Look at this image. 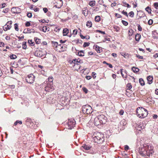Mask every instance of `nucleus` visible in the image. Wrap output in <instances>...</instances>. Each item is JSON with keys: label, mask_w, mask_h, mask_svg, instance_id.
Segmentation results:
<instances>
[{"label": "nucleus", "mask_w": 158, "mask_h": 158, "mask_svg": "<svg viewBox=\"0 0 158 158\" xmlns=\"http://www.w3.org/2000/svg\"><path fill=\"white\" fill-rule=\"evenodd\" d=\"M34 40L37 44H39L40 43V40L37 37L34 38Z\"/></svg>", "instance_id": "obj_25"}, {"label": "nucleus", "mask_w": 158, "mask_h": 158, "mask_svg": "<svg viewBox=\"0 0 158 158\" xmlns=\"http://www.w3.org/2000/svg\"><path fill=\"white\" fill-rule=\"evenodd\" d=\"M10 58L12 59H15L17 58L16 56L14 54H12L10 56Z\"/></svg>", "instance_id": "obj_38"}, {"label": "nucleus", "mask_w": 158, "mask_h": 158, "mask_svg": "<svg viewBox=\"0 0 158 158\" xmlns=\"http://www.w3.org/2000/svg\"><path fill=\"white\" fill-rule=\"evenodd\" d=\"M153 77L152 76H149L147 77V80L148 83L149 84H152L153 81Z\"/></svg>", "instance_id": "obj_16"}, {"label": "nucleus", "mask_w": 158, "mask_h": 158, "mask_svg": "<svg viewBox=\"0 0 158 158\" xmlns=\"http://www.w3.org/2000/svg\"><path fill=\"white\" fill-rule=\"evenodd\" d=\"M72 62L74 63L75 64L74 65H75L76 64L78 65V63H80L81 60H77L75 59L72 60Z\"/></svg>", "instance_id": "obj_22"}, {"label": "nucleus", "mask_w": 158, "mask_h": 158, "mask_svg": "<svg viewBox=\"0 0 158 158\" xmlns=\"http://www.w3.org/2000/svg\"><path fill=\"white\" fill-rule=\"evenodd\" d=\"M132 70L135 73H137L139 71V69L138 68L135 67H133L132 68Z\"/></svg>", "instance_id": "obj_19"}, {"label": "nucleus", "mask_w": 158, "mask_h": 158, "mask_svg": "<svg viewBox=\"0 0 158 158\" xmlns=\"http://www.w3.org/2000/svg\"><path fill=\"white\" fill-rule=\"evenodd\" d=\"M56 4L55 5V6L58 8H60L63 5V2L62 0H56Z\"/></svg>", "instance_id": "obj_13"}, {"label": "nucleus", "mask_w": 158, "mask_h": 158, "mask_svg": "<svg viewBox=\"0 0 158 158\" xmlns=\"http://www.w3.org/2000/svg\"><path fill=\"white\" fill-rule=\"evenodd\" d=\"M14 28L16 31H18V24L17 23H15L14 24Z\"/></svg>", "instance_id": "obj_41"}, {"label": "nucleus", "mask_w": 158, "mask_h": 158, "mask_svg": "<svg viewBox=\"0 0 158 158\" xmlns=\"http://www.w3.org/2000/svg\"><path fill=\"white\" fill-rule=\"evenodd\" d=\"M86 25L89 27H91L92 26V22L90 21H88L86 23Z\"/></svg>", "instance_id": "obj_28"}, {"label": "nucleus", "mask_w": 158, "mask_h": 158, "mask_svg": "<svg viewBox=\"0 0 158 158\" xmlns=\"http://www.w3.org/2000/svg\"><path fill=\"white\" fill-rule=\"evenodd\" d=\"M52 44L54 47H57L58 45V43L56 42H52Z\"/></svg>", "instance_id": "obj_39"}, {"label": "nucleus", "mask_w": 158, "mask_h": 158, "mask_svg": "<svg viewBox=\"0 0 158 158\" xmlns=\"http://www.w3.org/2000/svg\"><path fill=\"white\" fill-rule=\"evenodd\" d=\"M82 13L85 16H86L88 15V10L87 8H85L84 10H82Z\"/></svg>", "instance_id": "obj_18"}, {"label": "nucleus", "mask_w": 158, "mask_h": 158, "mask_svg": "<svg viewBox=\"0 0 158 158\" xmlns=\"http://www.w3.org/2000/svg\"><path fill=\"white\" fill-rule=\"evenodd\" d=\"M82 147L85 150H88L90 149L91 148V146L89 145L85 144H83L82 146Z\"/></svg>", "instance_id": "obj_17"}, {"label": "nucleus", "mask_w": 158, "mask_h": 158, "mask_svg": "<svg viewBox=\"0 0 158 158\" xmlns=\"http://www.w3.org/2000/svg\"><path fill=\"white\" fill-rule=\"evenodd\" d=\"M120 71L123 77H127V74H126V75L125 76L124 75L123 73V69H120Z\"/></svg>", "instance_id": "obj_42"}, {"label": "nucleus", "mask_w": 158, "mask_h": 158, "mask_svg": "<svg viewBox=\"0 0 158 158\" xmlns=\"http://www.w3.org/2000/svg\"><path fill=\"white\" fill-rule=\"evenodd\" d=\"M115 16L116 17H117L118 18H120L122 17V16L120 15L117 13L115 14Z\"/></svg>", "instance_id": "obj_56"}, {"label": "nucleus", "mask_w": 158, "mask_h": 158, "mask_svg": "<svg viewBox=\"0 0 158 158\" xmlns=\"http://www.w3.org/2000/svg\"><path fill=\"white\" fill-rule=\"evenodd\" d=\"M58 46L59 47H60L61 51H64V50L63 49V46L61 44H58Z\"/></svg>", "instance_id": "obj_52"}, {"label": "nucleus", "mask_w": 158, "mask_h": 158, "mask_svg": "<svg viewBox=\"0 0 158 158\" xmlns=\"http://www.w3.org/2000/svg\"><path fill=\"white\" fill-rule=\"evenodd\" d=\"M114 29L117 32H118L119 31L120 29L117 26H115L114 27Z\"/></svg>", "instance_id": "obj_48"}, {"label": "nucleus", "mask_w": 158, "mask_h": 158, "mask_svg": "<svg viewBox=\"0 0 158 158\" xmlns=\"http://www.w3.org/2000/svg\"><path fill=\"white\" fill-rule=\"evenodd\" d=\"M82 109L83 113L84 114H90L93 112L92 107L89 105L83 106Z\"/></svg>", "instance_id": "obj_4"}, {"label": "nucleus", "mask_w": 158, "mask_h": 158, "mask_svg": "<svg viewBox=\"0 0 158 158\" xmlns=\"http://www.w3.org/2000/svg\"><path fill=\"white\" fill-rule=\"evenodd\" d=\"M141 35L139 34H136L135 36V40L137 41H139L140 39Z\"/></svg>", "instance_id": "obj_21"}, {"label": "nucleus", "mask_w": 158, "mask_h": 158, "mask_svg": "<svg viewBox=\"0 0 158 158\" xmlns=\"http://www.w3.org/2000/svg\"><path fill=\"white\" fill-rule=\"evenodd\" d=\"M128 15L130 17H133L134 16V13L133 11H131L128 13Z\"/></svg>", "instance_id": "obj_37"}, {"label": "nucleus", "mask_w": 158, "mask_h": 158, "mask_svg": "<svg viewBox=\"0 0 158 158\" xmlns=\"http://www.w3.org/2000/svg\"><path fill=\"white\" fill-rule=\"evenodd\" d=\"M139 83L140 85H145V82L143 80L142 78H140L139 80Z\"/></svg>", "instance_id": "obj_27"}, {"label": "nucleus", "mask_w": 158, "mask_h": 158, "mask_svg": "<svg viewBox=\"0 0 158 158\" xmlns=\"http://www.w3.org/2000/svg\"><path fill=\"white\" fill-rule=\"evenodd\" d=\"M142 141L140 139H137V141L136 143V150H137L143 146V144L142 142Z\"/></svg>", "instance_id": "obj_10"}, {"label": "nucleus", "mask_w": 158, "mask_h": 158, "mask_svg": "<svg viewBox=\"0 0 158 158\" xmlns=\"http://www.w3.org/2000/svg\"><path fill=\"white\" fill-rule=\"evenodd\" d=\"M27 42H23L22 43L23 48V49H26L27 47Z\"/></svg>", "instance_id": "obj_30"}, {"label": "nucleus", "mask_w": 158, "mask_h": 158, "mask_svg": "<svg viewBox=\"0 0 158 158\" xmlns=\"http://www.w3.org/2000/svg\"><path fill=\"white\" fill-rule=\"evenodd\" d=\"M77 55L80 56H84V51H80L77 52Z\"/></svg>", "instance_id": "obj_23"}, {"label": "nucleus", "mask_w": 158, "mask_h": 158, "mask_svg": "<svg viewBox=\"0 0 158 158\" xmlns=\"http://www.w3.org/2000/svg\"><path fill=\"white\" fill-rule=\"evenodd\" d=\"M68 125L69 129H71L73 128L76 124V122L73 118L69 119L67 122Z\"/></svg>", "instance_id": "obj_5"}, {"label": "nucleus", "mask_w": 158, "mask_h": 158, "mask_svg": "<svg viewBox=\"0 0 158 158\" xmlns=\"http://www.w3.org/2000/svg\"><path fill=\"white\" fill-rule=\"evenodd\" d=\"M92 76H93V78L94 79L96 78V76L95 75H96V73L95 72H93L92 73Z\"/></svg>", "instance_id": "obj_61"}, {"label": "nucleus", "mask_w": 158, "mask_h": 158, "mask_svg": "<svg viewBox=\"0 0 158 158\" xmlns=\"http://www.w3.org/2000/svg\"><path fill=\"white\" fill-rule=\"evenodd\" d=\"M34 55L39 57H44L45 54H43L42 51L37 50L34 52Z\"/></svg>", "instance_id": "obj_9"}, {"label": "nucleus", "mask_w": 158, "mask_h": 158, "mask_svg": "<svg viewBox=\"0 0 158 158\" xmlns=\"http://www.w3.org/2000/svg\"><path fill=\"white\" fill-rule=\"evenodd\" d=\"M27 16L28 18H31L32 16L31 13H28L27 15Z\"/></svg>", "instance_id": "obj_60"}, {"label": "nucleus", "mask_w": 158, "mask_h": 158, "mask_svg": "<svg viewBox=\"0 0 158 158\" xmlns=\"http://www.w3.org/2000/svg\"><path fill=\"white\" fill-rule=\"evenodd\" d=\"M153 23V21L152 20L150 19L148 20V24L149 25H152Z\"/></svg>", "instance_id": "obj_50"}, {"label": "nucleus", "mask_w": 158, "mask_h": 158, "mask_svg": "<svg viewBox=\"0 0 158 158\" xmlns=\"http://www.w3.org/2000/svg\"><path fill=\"white\" fill-rule=\"evenodd\" d=\"M76 43L77 44H81L82 42V41L81 40H79V39L77 40H76Z\"/></svg>", "instance_id": "obj_51"}, {"label": "nucleus", "mask_w": 158, "mask_h": 158, "mask_svg": "<svg viewBox=\"0 0 158 158\" xmlns=\"http://www.w3.org/2000/svg\"><path fill=\"white\" fill-rule=\"evenodd\" d=\"M122 23L125 26H127L128 25V23L127 21L123 20H122Z\"/></svg>", "instance_id": "obj_45"}, {"label": "nucleus", "mask_w": 158, "mask_h": 158, "mask_svg": "<svg viewBox=\"0 0 158 158\" xmlns=\"http://www.w3.org/2000/svg\"><path fill=\"white\" fill-rule=\"evenodd\" d=\"M145 10H146V11H147V12H148L149 14H151V9L149 7H148V6L147 7L145 8Z\"/></svg>", "instance_id": "obj_34"}, {"label": "nucleus", "mask_w": 158, "mask_h": 158, "mask_svg": "<svg viewBox=\"0 0 158 158\" xmlns=\"http://www.w3.org/2000/svg\"><path fill=\"white\" fill-rule=\"evenodd\" d=\"M139 13H140L139 15H145L144 14L143 11L141 10H139V11H137V15H138V14Z\"/></svg>", "instance_id": "obj_36"}, {"label": "nucleus", "mask_w": 158, "mask_h": 158, "mask_svg": "<svg viewBox=\"0 0 158 158\" xmlns=\"http://www.w3.org/2000/svg\"><path fill=\"white\" fill-rule=\"evenodd\" d=\"M82 89L83 91L85 93V94H87L88 93V90L86 89V88L85 87H83L82 88Z\"/></svg>", "instance_id": "obj_43"}, {"label": "nucleus", "mask_w": 158, "mask_h": 158, "mask_svg": "<svg viewBox=\"0 0 158 158\" xmlns=\"http://www.w3.org/2000/svg\"><path fill=\"white\" fill-rule=\"evenodd\" d=\"M8 8H6L2 11L4 13H6L8 11Z\"/></svg>", "instance_id": "obj_63"}, {"label": "nucleus", "mask_w": 158, "mask_h": 158, "mask_svg": "<svg viewBox=\"0 0 158 158\" xmlns=\"http://www.w3.org/2000/svg\"><path fill=\"white\" fill-rule=\"evenodd\" d=\"M89 5L92 7L95 5V1H91L89 4Z\"/></svg>", "instance_id": "obj_29"}, {"label": "nucleus", "mask_w": 158, "mask_h": 158, "mask_svg": "<svg viewBox=\"0 0 158 158\" xmlns=\"http://www.w3.org/2000/svg\"><path fill=\"white\" fill-rule=\"evenodd\" d=\"M78 16L76 15H74L73 17V18L74 19H76L78 18Z\"/></svg>", "instance_id": "obj_59"}, {"label": "nucleus", "mask_w": 158, "mask_h": 158, "mask_svg": "<svg viewBox=\"0 0 158 158\" xmlns=\"http://www.w3.org/2000/svg\"><path fill=\"white\" fill-rule=\"evenodd\" d=\"M31 25L30 23L29 22L27 21L25 23V26L26 27L29 26Z\"/></svg>", "instance_id": "obj_55"}, {"label": "nucleus", "mask_w": 158, "mask_h": 158, "mask_svg": "<svg viewBox=\"0 0 158 158\" xmlns=\"http://www.w3.org/2000/svg\"><path fill=\"white\" fill-rule=\"evenodd\" d=\"M43 10L45 13H46L48 11V9L47 8H44Z\"/></svg>", "instance_id": "obj_62"}, {"label": "nucleus", "mask_w": 158, "mask_h": 158, "mask_svg": "<svg viewBox=\"0 0 158 158\" xmlns=\"http://www.w3.org/2000/svg\"><path fill=\"white\" fill-rule=\"evenodd\" d=\"M11 11L13 14L20 13L21 12V9L18 7H13L12 8Z\"/></svg>", "instance_id": "obj_12"}, {"label": "nucleus", "mask_w": 158, "mask_h": 158, "mask_svg": "<svg viewBox=\"0 0 158 158\" xmlns=\"http://www.w3.org/2000/svg\"><path fill=\"white\" fill-rule=\"evenodd\" d=\"M12 23L11 21H8L6 24L3 27V29L5 31H6L8 30H9L11 27V25Z\"/></svg>", "instance_id": "obj_11"}, {"label": "nucleus", "mask_w": 158, "mask_h": 158, "mask_svg": "<svg viewBox=\"0 0 158 158\" xmlns=\"http://www.w3.org/2000/svg\"><path fill=\"white\" fill-rule=\"evenodd\" d=\"M77 29H75L74 30H73V34L74 35H76L77 34Z\"/></svg>", "instance_id": "obj_57"}, {"label": "nucleus", "mask_w": 158, "mask_h": 158, "mask_svg": "<svg viewBox=\"0 0 158 158\" xmlns=\"http://www.w3.org/2000/svg\"><path fill=\"white\" fill-rule=\"evenodd\" d=\"M93 140L95 143H102L104 141V135L100 132H97L93 135Z\"/></svg>", "instance_id": "obj_2"}, {"label": "nucleus", "mask_w": 158, "mask_h": 158, "mask_svg": "<svg viewBox=\"0 0 158 158\" xmlns=\"http://www.w3.org/2000/svg\"><path fill=\"white\" fill-rule=\"evenodd\" d=\"M127 87L128 88L127 90H129L132 88V86L131 83H128L127 85Z\"/></svg>", "instance_id": "obj_35"}, {"label": "nucleus", "mask_w": 158, "mask_h": 158, "mask_svg": "<svg viewBox=\"0 0 158 158\" xmlns=\"http://www.w3.org/2000/svg\"><path fill=\"white\" fill-rule=\"evenodd\" d=\"M85 78L87 80H89L91 78V76H86Z\"/></svg>", "instance_id": "obj_64"}, {"label": "nucleus", "mask_w": 158, "mask_h": 158, "mask_svg": "<svg viewBox=\"0 0 158 158\" xmlns=\"http://www.w3.org/2000/svg\"><path fill=\"white\" fill-rule=\"evenodd\" d=\"M34 30L33 29L28 28L24 30L23 33H31V32H34Z\"/></svg>", "instance_id": "obj_14"}, {"label": "nucleus", "mask_w": 158, "mask_h": 158, "mask_svg": "<svg viewBox=\"0 0 158 158\" xmlns=\"http://www.w3.org/2000/svg\"><path fill=\"white\" fill-rule=\"evenodd\" d=\"M96 31L98 32H99L100 33H101L103 34H105V31H102L100 30H96Z\"/></svg>", "instance_id": "obj_54"}, {"label": "nucleus", "mask_w": 158, "mask_h": 158, "mask_svg": "<svg viewBox=\"0 0 158 158\" xmlns=\"http://www.w3.org/2000/svg\"><path fill=\"white\" fill-rule=\"evenodd\" d=\"M100 20V17L99 16H97L95 18V21L98 22Z\"/></svg>", "instance_id": "obj_32"}, {"label": "nucleus", "mask_w": 158, "mask_h": 158, "mask_svg": "<svg viewBox=\"0 0 158 158\" xmlns=\"http://www.w3.org/2000/svg\"><path fill=\"white\" fill-rule=\"evenodd\" d=\"M35 76L32 74H30L28 75L26 77V80L28 83L31 84L34 81Z\"/></svg>", "instance_id": "obj_6"}, {"label": "nucleus", "mask_w": 158, "mask_h": 158, "mask_svg": "<svg viewBox=\"0 0 158 158\" xmlns=\"http://www.w3.org/2000/svg\"><path fill=\"white\" fill-rule=\"evenodd\" d=\"M48 81L49 83L53 82L52 81H53V78L52 77H48Z\"/></svg>", "instance_id": "obj_40"}, {"label": "nucleus", "mask_w": 158, "mask_h": 158, "mask_svg": "<svg viewBox=\"0 0 158 158\" xmlns=\"http://www.w3.org/2000/svg\"><path fill=\"white\" fill-rule=\"evenodd\" d=\"M154 6L156 9H158V2H155L153 4Z\"/></svg>", "instance_id": "obj_46"}, {"label": "nucleus", "mask_w": 158, "mask_h": 158, "mask_svg": "<svg viewBox=\"0 0 158 158\" xmlns=\"http://www.w3.org/2000/svg\"><path fill=\"white\" fill-rule=\"evenodd\" d=\"M100 47L98 46H96L95 48V50L98 53H101L102 51V49H100Z\"/></svg>", "instance_id": "obj_31"}, {"label": "nucleus", "mask_w": 158, "mask_h": 158, "mask_svg": "<svg viewBox=\"0 0 158 158\" xmlns=\"http://www.w3.org/2000/svg\"><path fill=\"white\" fill-rule=\"evenodd\" d=\"M54 89V87L53 85V82H48L47 83L46 86L45 87V90L46 91L49 92L51 91H52Z\"/></svg>", "instance_id": "obj_7"}, {"label": "nucleus", "mask_w": 158, "mask_h": 158, "mask_svg": "<svg viewBox=\"0 0 158 158\" xmlns=\"http://www.w3.org/2000/svg\"><path fill=\"white\" fill-rule=\"evenodd\" d=\"M90 44V43L89 42H85L83 45V46L84 48L86 47L87 46H88Z\"/></svg>", "instance_id": "obj_44"}, {"label": "nucleus", "mask_w": 158, "mask_h": 158, "mask_svg": "<svg viewBox=\"0 0 158 158\" xmlns=\"http://www.w3.org/2000/svg\"><path fill=\"white\" fill-rule=\"evenodd\" d=\"M6 4L5 3L2 4L0 5V8H2L5 7Z\"/></svg>", "instance_id": "obj_49"}, {"label": "nucleus", "mask_w": 158, "mask_h": 158, "mask_svg": "<svg viewBox=\"0 0 158 158\" xmlns=\"http://www.w3.org/2000/svg\"><path fill=\"white\" fill-rule=\"evenodd\" d=\"M98 117L100 120V123L101 124H105L106 122L107 118L104 115L101 114L98 116Z\"/></svg>", "instance_id": "obj_8"}, {"label": "nucleus", "mask_w": 158, "mask_h": 158, "mask_svg": "<svg viewBox=\"0 0 158 158\" xmlns=\"http://www.w3.org/2000/svg\"><path fill=\"white\" fill-rule=\"evenodd\" d=\"M136 56L139 59H143V56H140L139 55H138L137 54L136 55Z\"/></svg>", "instance_id": "obj_58"}, {"label": "nucleus", "mask_w": 158, "mask_h": 158, "mask_svg": "<svg viewBox=\"0 0 158 158\" xmlns=\"http://www.w3.org/2000/svg\"><path fill=\"white\" fill-rule=\"evenodd\" d=\"M138 29L139 31H142V28L141 27L140 25L139 24L138 25Z\"/></svg>", "instance_id": "obj_53"}, {"label": "nucleus", "mask_w": 158, "mask_h": 158, "mask_svg": "<svg viewBox=\"0 0 158 158\" xmlns=\"http://www.w3.org/2000/svg\"><path fill=\"white\" fill-rule=\"evenodd\" d=\"M69 33V30L67 28H65L64 29L63 31V35L65 36L67 35Z\"/></svg>", "instance_id": "obj_20"}, {"label": "nucleus", "mask_w": 158, "mask_h": 158, "mask_svg": "<svg viewBox=\"0 0 158 158\" xmlns=\"http://www.w3.org/2000/svg\"><path fill=\"white\" fill-rule=\"evenodd\" d=\"M28 43L31 46H33L35 44L34 42H32L31 40H28Z\"/></svg>", "instance_id": "obj_33"}, {"label": "nucleus", "mask_w": 158, "mask_h": 158, "mask_svg": "<svg viewBox=\"0 0 158 158\" xmlns=\"http://www.w3.org/2000/svg\"><path fill=\"white\" fill-rule=\"evenodd\" d=\"M49 28H48L46 26H44L42 28V31L45 32L46 31H49Z\"/></svg>", "instance_id": "obj_26"}, {"label": "nucleus", "mask_w": 158, "mask_h": 158, "mask_svg": "<svg viewBox=\"0 0 158 158\" xmlns=\"http://www.w3.org/2000/svg\"><path fill=\"white\" fill-rule=\"evenodd\" d=\"M149 146L148 144L144 143L143 146L137 150L138 151L140 154L143 156H150L152 155L154 152L153 151V147L150 146L149 149Z\"/></svg>", "instance_id": "obj_1"}, {"label": "nucleus", "mask_w": 158, "mask_h": 158, "mask_svg": "<svg viewBox=\"0 0 158 158\" xmlns=\"http://www.w3.org/2000/svg\"><path fill=\"white\" fill-rule=\"evenodd\" d=\"M122 13L125 15L127 17H128V15L127 12L126 11H125L124 10L122 11Z\"/></svg>", "instance_id": "obj_47"}, {"label": "nucleus", "mask_w": 158, "mask_h": 158, "mask_svg": "<svg viewBox=\"0 0 158 158\" xmlns=\"http://www.w3.org/2000/svg\"><path fill=\"white\" fill-rule=\"evenodd\" d=\"M137 116L140 118H144L147 116L148 113L147 110L142 107H138L136 110Z\"/></svg>", "instance_id": "obj_3"}, {"label": "nucleus", "mask_w": 158, "mask_h": 158, "mask_svg": "<svg viewBox=\"0 0 158 158\" xmlns=\"http://www.w3.org/2000/svg\"><path fill=\"white\" fill-rule=\"evenodd\" d=\"M128 32V36L129 37H131V36L132 35L133 33L134 32V31L132 29H131L129 30Z\"/></svg>", "instance_id": "obj_24"}, {"label": "nucleus", "mask_w": 158, "mask_h": 158, "mask_svg": "<svg viewBox=\"0 0 158 158\" xmlns=\"http://www.w3.org/2000/svg\"><path fill=\"white\" fill-rule=\"evenodd\" d=\"M94 123L96 126H98L101 124V123H100V120H99L98 116L95 118L94 120Z\"/></svg>", "instance_id": "obj_15"}]
</instances>
